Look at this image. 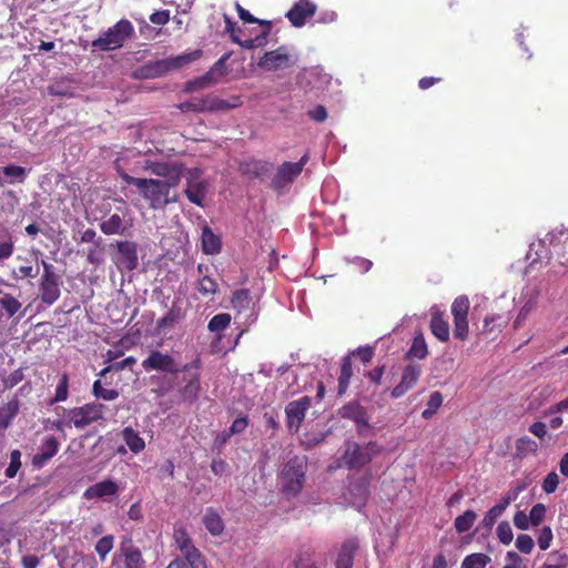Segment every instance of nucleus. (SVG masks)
Returning a JSON list of instances; mask_svg holds the SVG:
<instances>
[{
	"label": "nucleus",
	"instance_id": "obj_1",
	"mask_svg": "<svg viewBox=\"0 0 568 568\" xmlns=\"http://www.w3.org/2000/svg\"><path fill=\"white\" fill-rule=\"evenodd\" d=\"M202 362L196 356L192 362L180 366L179 362L169 353L159 349H151L148 356L142 361L141 366L145 372H160L176 377L179 373H183L182 386L178 388V393L183 400L193 403L199 398L201 392L200 368Z\"/></svg>",
	"mask_w": 568,
	"mask_h": 568
},
{
	"label": "nucleus",
	"instance_id": "obj_2",
	"mask_svg": "<svg viewBox=\"0 0 568 568\" xmlns=\"http://www.w3.org/2000/svg\"><path fill=\"white\" fill-rule=\"evenodd\" d=\"M118 172L124 183L133 185L140 191L142 197L153 210L164 209L168 204L176 201L175 196H169L170 190L175 187L174 185L162 182V180L134 178L120 169Z\"/></svg>",
	"mask_w": 568,
	"mask_h": 568
},
{
	"label": "nucleus",
	"instance_id": "obj_3",
	"mask_svg": "<svg viewBox=\"0 0 568 568\" xmlns=\"http://www.w3.org/2000/svg\"><path fill=\"white\" fill-rule=\"evenodd\" d=\"M134 27L128 19H121L94 39L91 45L100 51L121 49L134 36Z\"/></svg>",
	"mask_w": 568,
	"mask_h": 568
},
{
	"label": "nucleus",
	"instance_id": "obj_4",
	"mask_svg": "<svg viewBox=\"0 0 568 568\" xmlns=\"http://www.w3.org/2000/svg\"><path fill=\"white\" fill-rule=\"evenodd\" d=\"M306 469L305 457L294 456L287 460L280 475L282 490L285 495L295 497L302 491Z\"/></svg>",
	"mask_w": 568,
	"mask_h": 568
},
{
	"label": "nucleus",
	"instance_id": "obj_5",
	"mask_svg": "<svg viewBox=\"0 0 568 568\" xmlns=\"http://www.w3.org/2000/svg\"><path fill=\"white\" fill-rule=\"evenodd\" d=\"M123 207H118L116 212L105 216L99 224L100 230L105 235H121L125 236L129 234L133 226V221L130 217L129 209L125 206V202L120 199L118 200Z\"/></svg>",
	"mask_w": 568,
	"mask_h": 568
},
{
	"label": "nucleus",
	"instance_id": "obj_6",
	"mask_svg": "<svg viewBox=\"0 0 568 568\" xmlns=\"http://www.w3.org/2000/svg\"><path fill=\"white\" fill-rule=\"evenodd\" d=\"M43 273L39 282L40 300L47 305L54 304L61 295L60 276L52 264L41 260Z\"/></svg>",
	"mask_w": 568,
	"mask_h": 568
},
{
	"label": "nucleus",
	"instance_id": "obj_7",
	"mask_svg": "<svg viewBox=\"0 0 568 568\" xmlns=\"http://www.w3.org/2000/svg\"><path fill=\"white\" fill-rule=\"evenodd\" d=\"M469 298L465 295L457 296L450 306V312L454 318L453 335L456 339H459L462 342L466 341L469 334Z\"/></svg>",
	"mask_w": 568,
	"mask_h": 568
},
{
	"label": "nucleus",
	"instance_id": "obj_8",
	"mask_svg": "<svg viewBox=\"0 0 568 568\" xmlns=\"http://www.w3.org/2000/svg\"><path fill=\"white\" fill-rule=\"evenodd\" d=\"M142 169L150 171L156 176L164 178L162 182H166L171 185L178 186L181 178L184 175L186 168L181 162H153L145 160Z\"/></svg>",
	"mask_w": 568,
	"mask_h": 568
},
{
	"label": "nucleus",
	"instance_id": "obj_9",
	"mask_svg": "<svg viewBox=\"0 0 568 568\" xmlns=\"http://www.w3.org/2000/svg\"><path fill=\"white\" fill-rule=\"evenodd\" d=\"M296 59L290 53L287 47L281 45L275 50L265 52L258 60L257 65L268 72L284 70L293 67Z\"/></svg>",
	"mask_w": 568,
	"mask_h": 568
},
{
	"label": "nucleus",
	"instance_id": "obj_10",
	"mask_svg": "<svg viewBox=\"0 0 568 568\" xmlns=\"http://www.w3.org/2000/svg\"><path fill=\"white\" fill-rule=\"evenodd\" d=\"M308 160V153H305L297 162L286 161L282 163L272 179V187L281 190L287 184L294 182L302 173Z\"/></svg>",
	"mask_w": 568,
	"mask_h": 568
},
{
	"label": "nucleus",
	"instance_id": "obj_11",
	"mask_svg": "<svg viewBox=\"0 0 568 568\" xmlns=\"http://www.w3.org/2000/svg\"><path fill=\"white\" fill-rule=\"evenodd\" d=\"M105 406L99 403H88L81 407H74L68 412L70 423L82 429L88 425L102 419Z\"/></svg>",
	"mask_w": 568,
	"mask_h": 568
},
{
	"label": "nucleus",
	"instance_id": "obj_12",
	"mask_svg": "<svg viewBox=\"0 0 568 568\" xmlns=\"http://www.w3.org/2000/svg\"><path fill=\"white\" fill-rule=\"evenodd\" d=\"M375 443H368L366 446H361L357 443H347L345 453L343 455L344 464L347 468H361L371 463L375 453Z\"/></svg>",
	"mask_w": 568,
	"mask_h": 568
},
{
	"label": "nucleus",
	"instance_id": "obj_13",
	"mask_svg": "<svg viewBox=\"0 0 568 568\" xmlns=\"http://www.w3.org/2000/svg\"><path fill=\"white\" fill-rule=\"evenodd\" d=\"M312 400L308 396H303L296 400L290 402L285 407L287 428L292 433L298 432L306 412L311 407Z\"/></svg>",
	"mask_w": 568,
	"mask_h": 568
},
{
	"label": "nucleus",
	"instance_id": "obj_14",
	"mask_svg": "<svg viewBox=\"0 0 568 568\" xmlns=\"http://www.w3.org/2000/svg\"><path fill=\"white\" fill-rule=\"evenodd\" d=\"M230 54L222 55L212 68L202 77H199L192 81L186 83L187 91H195L199 89H204L210 87L213 83H216L226 71V61Z\"/></svg>",
	"mask_w": 568,
	"mask_h": 568
},
{
	"label": "nucleus",
	"instance_id": "obj_15",
	"mask_svg": "<svg viewBox=\"0 0 568 568\" xmlns=\"http://www.w3.org/2000/svg\"><path fill=\"white\" fill-rule=\"evenodd\" d=\"M369 474L352 479L347 488L348 497H346V499L348 500V504L357 509L364 507L369 496Z\"/></svg>",
	"mask_w": 568,
	"mask_h": 568
},
{
	"label": "nucleus",
	"instance_id": "obj_16",
	"mask_svg": "<svg viewBox=\"0 0 568 568\" xmlns=\"http://www.w3.org/2000/svg\"><path fill=\"white\" fill-rule=\"evenodd\" d=\"M201 174L200 169L187 170L186 189L184 190L187 200L197 206H203V201L207 192V183L203 180H199Z\"/></svg>",
	"mask_w": 568,
	"mask_h": 568
},
{
	"label": "nucleus",
	"instance_id": "obj_17",
	"mask_svg": "<svg viewBox=\"0 0 568 568\" xmlns=\"http://www.w3.org/2000/svg\"><path fill=\"white\" fill-rule=\"evenodd\" d=\"M338 415L356 424L357 433L364 435L371 428L367 410L358 402H349L338 409Z\"/></svg>",
	"mask_w": 568,
	"mask_h": 568
},
{
	"label": "nucleus",
	"instance_id": "obj_18",
	"mask_svg": "<svg viewBox=\"0 0 568 568\" xmlns=\"http://www.w3.org/2000/svg\"><path fill=\"white\" fill-rule=\"evenodd\" d=\"M118 253L115 257L116 265L126 271H133L139 265L138 245L131 241H119L116 243Z\"/></svg>",
	"mask_w": 568,
	"mask_h": 568
},
{
	"label": "nucleus",
	"instance_id": "obj_19",
	"mask_svg": "<svg viewBox=\"0 0 568 568\" xmlns=\"http://www.w3.org/2000/svg\"><path fill=\"white\" fill-rule=\"evenodd\" d=\"M316 4L311 0H298L286 12L285 17L293 27L301 28L308 18H312L316 13Z\"/></svg>",
	"mask_w": 568,
	"mask_h": 568
},
{
	"label": "nucleus",
	"instance_id": "obj_20",
	"mask_svg": "<svg viewBox=\"0 0 568 568\" xmlns=\"http://www.w3.org/2000/svg\"><path fill=\"white\" fill-rule=\"evenodd\" d=\"M422 374V368L417 364L407 365L402 374L400 382L392 389L390 395L393 398H399L404 396L409 389H412Z\"/></svg>",
	"mask_w": 568,
	"mask_h": 568
},
{
	"label": "nucleus",
	"instance_id": "obj_21",
	"mask_svg": "<svg viewBox=\"0 0 568 568\" xmlns=\"http://www.w3.org/2000/svg\"><path fill=\"white\" fill-rule=\"evenodd\" d=\"M359 548L357 538L346 539L337 554L335 566L336 568H353L354 557Z\"/></svg>",
	"mask_w": 568,
	"mask_h": 568
},
{
	"label": "nucleus",
	"instance_id": "obj_22",
	"mask_svg": "<svg viewBox=\"0 0 568 568\" xmlns=\"http://www.w3.org/2000/svg\"><path fill=\"white\" fill-rule=\"evenodd\" d=\"M119 493V486L114 480L105 479L90 486L83 494L85 499L106 498L115 496Z\"/></svg>",
	"mask_w": 568,
	"mask_h": 568
},
{
	"label": "nucleus",
	"instance_id": "obj_23",
	"mask_svg": "<svg viewBox=\"0 0 568 568\" xmlns=\"http://www.w3.org/2000/svg\"><path fill=\"white\" fill-rule=\"evenodd\" d=\"M59 450V442L54 436L47 437L40 452L32 457V465L37 468L43 467Z\"/></svg>",
	"mask_w": 568,
	"mask_h": 568
},
{
	"label": "nucleus",
	"instance_id": "obj_24",
	"mask_svg": "<svg viewBox=\"0 0 568 568\" xmlns=\"http://www.w3.org/2000/svg\"><path fill=\"white\" fill-rule=\"evenodd\" d=\"M204 99V112H216L235 109L242 105L240 97H232L230 100L221 99L213 94L203 97Z\"/></svg>",
	"mask_w": 568,
	"mask_h": 568
},
{
	"label": "nucleus",
	"instance_id": "obj_25",
	"mask_svg": "<svg viewBox=\"0 0 568 568\" xmlns=\"http://www.w3.org/2000/svg\"><path fill=\"white\" fill-rule=\"evenodd\" d=\"M201 248L206 255H216L222 251L221 236L215 234L209 225L202 227Z\"/></svg>",
	"mask_w": 568,
	"mask_h": 568
},
{
	"label": "nucleus",
	"instance_id": "obj_26",
	"mask_svg": "<svg viewBox=\"0 0 568 568\" xmlns=\"http://www.w3.org/2000/svg\"><path fill=\"white\" fill-rule=\"evenodd\" d=\"M429 328L432 334L440 342H447L449 339V324L444 318V315L439 311L432 313Z\"/></svg>",
	"mask_w": 568,
	"mask_h": 568
},
{
	"label": "nucleus",
	"instance_id": "obj_27",
	"mask_svg": "<svg viewBox=\"0 0 568 568\" xmlns=\"http://www.w3.org/2000/svg\"><path fill=\"white\" fill-rule=\"evenodd\" d=\"M203 525L212 536H221L224 531V523L220 514L212 507L206 508L203 516Z\"/></svg>",
	"mask_w": 568,
	"mask_h": 568
},
{
	"label": "nucleus",
	"instance_id": "obj_28",
	"mask_svg": "<svg viewBox=\"0 0 568 568\" xmlns=\"http://www.w3.org/2000/svg\"><path fill=\"white\" fill-rule=\"evenodd\" d=\"M125 568H144V560L140 549L131 544L122 545Z\"/></svg>",
	"mask_w": 568,
	"mask_h": 568
},
{
	"label": "nucleus",
	"instance_id": "obj_29",
	"mask_svg": "<svg viewBox=\"0 0 568 568\" xmlns=\"http://www.w3.org/2000/svg\"><path fill=\"white\" fill-rule=\"evenodd\" d=\"M232 307L239 313L252 310V296L247 288H240L233 292L231 297Z\"/></svg>",
	"mask_w": 568,
	"mask_h": 568
},
{
	"label": "nucleus",
	"instance_id": "obj_30",
	"mask_svg": "<svg viewBox=\"0 0 568 568\" xmlns=\"http://www.w3.org/2000/svg\"><path fill=\"white\" fill-rule=\"evenodd\" d=\"M22 307V304L18 298L9 293L0 291V311L1 315H6L7 318H11L17 315Z\"/></svg>",
	"mask_w": 568,
	"mask_h": 568
},
{
	"label": "nucleus",
	"instance_id": "obj_31",
	"mask_svg": "<svg viewBox=\"0 0 568 568\" xmlns=\"http://www.w3.org/2000/svg\"><path fill=\"white\" fill-rule=\"evenodd\" d=\"M353 376V364L349 356L342 358L341 372L338 376L337 394L342 396L348 389Z\"/></svg>",
	"mask_w": 568,
	"mask_h": 568
},
{
	"label": "nucleus",
	"instance_id": "obj_32",
	"mask_svg": "<svg viewBox=\"0 0 568 568\" xmlns=\"http://www.w3.org/2000/svg\"><path fill=\"white\" fill-rule=\"evenodd\" d=\"M510 503V497H504L503 499H500L499 503H497L485 514L481 521L483 526L487 529H491L497 518L503 515V513L506 510Z\"/></svg>",
	"mask_w": 568,
	"mask_h": 568
},
{
	"label": "nucleus",
	"instance_id": "obj_33",
	"mask_svg": "<svg viewBox=\"0 0 568 568\" xmlns=\"http://www.w3.org/2000/svg\"><path fill=\"white\" fill-rule=\"evenodd\" d=\"M122 438L133 454H139L145 448V442L132 427L122 430Z\"/></svg>",
	"mask_w": 568,
	"mask_h": 568
},
{
	"label": "nucleus",
	"instance_id": "obj_34",
	"mask_svg": "<svg viewBox=\"0 0 568 568\" xmlns=\"http://www.w3.org/2000/svg\"><path fill=\"white\" fill-rule=\"evenodd\" d=\"M20 403L17 398L10 399L0 408V429H7L12 419L18 415Z\"/></svg>",
	"mask_w": 568,
	"mask_h": 568
},
{
	"label": "nucleus",
	"instance_id": "obj_35",
	"mask_svg": "<svg viewBox=\"0 0 568 568\" xmlns=\"http://www.w3.org/2000/svg\"><path fill=\"white\" fill-rule=\"evenodd\" d=\"M428 355V347L424 337V334L422 332H417L414 335L412 345L407 352L408 357L417 358V359H424Z\"/></svg>",
	"mask_w": 568,
	"mask_h": 568
},
{
	"label": "nucleus",
	"instance_id": "obj_36",
	"mask_svg": "<svg viewBox=\"0 0 568 568\" xmlns=\"http://www.w3.org/2000/svg\"><path fill=\"white\" fill-rule=\"evenodd\" d=\"M538 449V444L528 436L519 437L515 444V456L517 458H525L530 454H535Z\"/></svg>",
	"mask_w": 568,
	"mask_h": 568
},
{
	"label": "nucleus",
	"instance_id": "obj_37",
	"mask_svg": "<svg viewBox=\"0 0 568 568\" xmlns=\"http://www.w3.org/2000/svg\"><path fill=\"white\" fill-rule=\"evenodd\" d=\"M181 554L190 568H206L205 558L194 545L182 550Z\"/></svg>",
	"mask_w": 568,
	"mask_h": 568
},
{
	"label": "nucleus",
	"instance_id": "obj_38",
	"mask_svg": "<svg viewBox=\"0 0 568 568\" xmlns=\"http://www.w3.org/2000/svg\"><path fill=\"white\" fill-rule=\"evenodd\" d=\"M182 318V312L180 307H171L163 317L159 318L156 322V328L160 332L165 331L166 328H172L176 323Z\"/></svg>",
	"mask_w": 568,
	"mask_h": 568
},
{
	"label": "nucleus",
	"instance_id": "obj_39",
	"mask_svg": "<svg viewBox=\"0 0 568 568\" xmlns=\"http://www.w3.org/2000/svg\"><path fill=\"white\" fill-rule=\"evenodd\" d=\"M69 374L62 373L55 387L54 396L49 400L50 405L55 403L64 402L69 396Z\"/></svg>",
	"mask_w": 568,
	"mask_h": 568
},
{
	"label": "nucleus",
	"instance_id": "obj_40",
	"mask_svg": "<svg viewBox=\"0 0 568 568\" xmlns=\"http://www.w3.org/2000/svg\"><path fill=\"white\" fill-rule=\"evenodd\" d=\"M476 518L477 514L474 510L468 509L464 511V514L456 517L454 521V527L456 531L459 534L468 531L475 524Z\"/></svg>",
	"mask_w": 568,
	"mask_h": 568
},
{
	"label": "nucleus",
	"instance_id": "obj_41",
	"mask_svg": "<svg viewBox=\"0 0 568 568\" xmlns=\"http://www.w3.org/2000/svg\"><path fill=\"white\" fill-rule=\"evenodd\" d=\"M490 561L488 555L475 552L464 558L460 568H485Z\"/></svg>",
	"mask_w": 568,
	"mask_h": 568
},
{
	"label": "nucleus",
	"instance_id": "obj_42",
	"mask_svg": "<svg viewBox=\"0 0 568 568\" xmlns=\"http://www.w3.org/2000/svg\"><path fill=\"white\" fill-rule=\"evenodd\" d=\"M271 164L263 161L252 160L241 165V170L244 174H251L254 178H257L264 173H266L270 169Z\"/></svg>",
	"mask_w": 568,
	"mask_h": 568
},
{
	"label": "nucleus",
	"instance_id": "obj_43",
	"mask_svg": "<svg viewBox=\"0 0 568 568\" xmlns=\"http://www.w3.org/2000/svg\"><path fill=\"white\" fill-rule=\"evenodd\" d=\"M0 171L10 179V183H22L27 178L26 169L19 165L10 164L0 168Z\"/></svg>",
	"mask_w": 568,
	"mask_h": 568
},
{
	"label": "nucleus",
	"instance_id": "obj_44",
	"mask_svg": "<svg viewBox=\"0 0 568 568\" xmlns=\"http://www.w3.org/2000/svg\"><path fill=\"white\" fill-rule=\"evenodd\" d=\"M231 323V315L227 313H220L214 315L209 324L207 328L212 333H220L224 331Z\"/></svg>",
	"mask_w": 568,
	"mask_h": 568
},
{
	"label": "nucleus",
	"instance_id": "obj_45",
	"mask_svg": "<svg viewBox=\"0 0 568 568\" xmlns=\"http://www.w3.org/2000/svg\"><path fill=\"white\" fill-rule=\"evenodd\" d=\"M92 394L95 398H101L103 400H114L119 397V392L116 389L104 388L100 379H97L93 383Z\"/></svg>",
	"mask_w": 568,
	"mask_h": 568
},
{
	"label": "nucleus",
	"instance_id": "obj_46",
	"mask_svg": "<svg viewBox=\"0 0 568 568\" xmlns=\"http://www.w3.org/2000/svg\"><path fill=\"white\" fill-rule=\"evenodd\" d=\"M195 288L203 296L214 295L217 291V283L210 276L204 275L197 281Z\"/></svg>",
	"mask_w": 568,
	"mask_h": 568
},
{
	"label": "nucleus",
	"instance_id": "obj_47",
	"mask_svg": "<svg viewBox=\"0 0 568 568\" xmlns=\"http://www.w3.org/2000/svg\"><path fill=\"white\" fill-rule=\"evenodd\" d=\"M171 62L168 60H160L154 63H150L143 68L145 77H155L161 75L169 71L171 67Z\"/></svg>",
	"mask_w": 568,
	"mask_h": 568
},
{
	"label": "nucleus",
	"instance_id": "obj_48",
	"mask_svg": "<svg viewBox=\"0 0 568 568\" xmlns=\"http://www.w3.org/2000/svg\"><path fill=\"white\" fill-rule=\"evenodd\" d=\"M173 539L175 547L180 550V552L193 545L184 527L174 528Z\"/></svg>",
	"mask_w": 568,
	"mask_h": 568
},
{
	"label": "nucleus",
	"instance_id": "obj_49",
	"mask_svg": "<svg viewBox=\"0 0 568 568\" xmlns=\"http://www.w3.org/2000/svg\"><path fill=\"white\" fill-rule=\"evenodd\" d=\"M113 541V536L106 535L99 539L98 542L95 544V551L98 552L101 561H104L106 555L112 550Z\"/></svg>",
	"mask_w": 568,
	"mask_h": 568
},
{
	"label": "nucleus",
	"instance_id": "obj_50",
	"mask_svg": "<svg viewBox=\"0 0 568 568\" xmlns=\"http://www.w3.org/2000/svg\"><path fill=\"white\" fill-rule=\"evenodd\" d=\"M443 404V395L439 392H433L427 402V408L423 412L424 418L433 416Z\"/></svg>",
	"mask_w": 568,
	"mask_h": 568
},
{
	"label": "nucleus",
	"instance_id": "obj_51",
	"mask_svg": "<svg viewBox=\"0 0 568 568\" xmlns=\"http://www.w3.org/2000/svg\"><path fill=\"white\" fill-rule=\"evenodd\" d=\"M21 468V452L19 449H13L10 452V463L6 469V477L13 478L18 474Z\"/></svg>",
	"mask_w": 568,
	"mask_h": 568
},
{
	"label": "nucleus",
	"instance_id": "obj_52",
	"mask_svg": "<svg viewBox=\"0 0 568 568\" xmlns=\"http://www.w3.org/2000/svg\"><path fill=\"white\" fill-rule=\"evenodd\" d=\"M496 534L498 540L504 545H509L513 541L514 535L510 524L508 521H501L497 526Z\"/></svg>",
	"mask_w": 568,
	"mask_h": 568
},
{
	"label": "nucleus",
	"instance_id": "obj_53",
	"mask_svg": "<svg viewBox=\"0 0 568 568\" xmlns=\"http://www.w3.org/2000/svg\"><path fill=\"white\" fill-rule=\"evenodd\" d=\"M182 112H204V99L203 97L193 98L179 105Z\"/></svg>",
	"mask_w": 568,
	"mask_h": 568
},
{
	"label": "nucleus",
	"instance_id": "obj_54",
	"mask_svg": "<svg viewBox=\"0 0 568 568\" xmlns=\"http://www.w3.org/2000/svg\"><path fill=\"white\" fill-rule=\"evenodd\" d=\"M567 557L559 552H551L548 560L540 568H566Z\"/></svg>",
	"mask_w": 568,
	"mask_h": 568
},
{
	"label": "nucleus",
	"instance_id": "obj_55",
	"mask_svg": "<svg viewBox=\"0 0 568 568\" xmlns=\"http://www.w3.org/2000/svg\"><path fill=\"white\" fill-rule=\"evenodd\" d=\"M534 545V539L527 534H520L516 539V548L523 554H530Z\"/></svg>",
	"mask_w": 568,
	"mask_h": 568
},
{
	"label": "nucleus",
	"instance_id": "obj_56",
	"mask_svg": "<svg viewBox=\"0 0 568 568\" xmlns=\"http://www.w3.org/2000/svg\"><path fill=\"white\" fill-rule=\"evenodd\" d=\"M13 274H14L16 278H20V280L28 278V277L34 278L39 274V267H33L30 264L21 265L18 267L17 271H13Z\"/></svg>",
	"mask_w": 568,
	"mask_h": 568
},
{
	"label": "nucleus",
	"instance_id": "obj_57",
	"mask_svg": "<svg viewBox=\"0 0 568 568\" xmlns=\"http://www.w3.org/2000/svg\"><path fill=\"white\" fill-rule=\"evenodd\" d=\"M546 507L544 504H536L532 506L529 513V520L534 526H538L545 518Z\"/></svg>",
	"mask_w": 568,
	"mask_h": 568
},
{
	"label": "nucleus",
	"instance_id": "obj_58",
	"mask_svg": "<svg viewBox=\"0 0 568 568\" xmlns=\"http://www.w3.org/2000/svg\"><path fill=\"white\" fill-rule=\"evenodd\" d=\"M24 375H23V372L21 368H18V369H14L13 372H11L8 376H6L3 378V387L6 389H11L13 388L16 385H18L22 379H23Z\"/></svg>",
	"mask_w": 568,
	"mask_h": 568
},
{
	"label": "nucleus",
	"instance_id": "obj_59",
	"mask_svg": "<svg viewBox=\"0 0 568 568\" xmlns=\"http://www.w3.org/2000/svg\"><path fill=\"white\" fill-rule=\"evenodd\" d=\"M558 485H559V476L555 471H551L545 477V479L542 481V490L546 494H552L556 491Z\"/></svg>",
	"mask_w": 568,
	"mask_h": 568
},
{
	"label": "nucleus",
	"instance_id": "obj_60",
	"mask_svg": "<svg viewBox=\"0 0 568 568\" xmlns=\"http://www.w3.org/2000/svg\"><path fill=\"white\" fill-rule=\"evenodd\" d=\"M385 365H379L374 367L373 369L366 372L364 376L369 379V382L375 385L379 386L382 384V378L385 374Z\"/></svg>",
	"mask_w": 568,
	"mask_h": 568
},
{
	"label": "nucleus",
	"instance_id": "obj_61",
	"mask_svg": "<svg viewBox=\"0 0 568 568\" xmlns=\"http://www.w3.org/2000/svg\"><path fill=\"white\" fill-rule=\"evenodd\" d=\"M552 540V531L549 527H544L538 537V546L541 550H547Z\"/></svg>",
	"mask_w": 568,
	"mask_h": 568
},
{
	"label": "nucleus",
	"instance_id": "obj_62",
	"mask_svg": "<svg viewBox=\"0 0 568 568\" xmlns=\"http://www.w3.org/2000/svg\"><path fill=\"white\" fill-rule=\"evenodd\" d=\"M307 114L313 121H315L317 123H322L327 119L326 108L322 104H318L315 108H313L312 110H310L307 112Z\"/></svg>",
	"mask_w": 568,
	"mask_h": 568
},
{
	"label": "nucleus",
	"instance_id": "obj_63",
	"mask_svg": "<svg viewBox=\"0 0 568 568\" xmlns=\"http://www.w3.org/2000/svg\"><path fill=\"white\" fill-rule=\"evenodd\" d=\"M364 363H369L374 357V348L372 346L358 347L354 353Z\"/></svg>",
	"mask_w": 568,
	"mask_h": 568
},
{
	"label": "nucleus",
	"instance_id": "obj_64",
	"mask_svg": "<svg viewBox=\"0 0 568 568\" xmlns=\"http://www.w3.org/2000/svg\"><path fill=\"white\" fill-rule=\"evenodd\" d=\"M295 568H317L315 561L312 558V554L305 552L298 556L295 562Z\"/></svg>",
	"mask_w": 568,
	"mask_h": 568
}]
</instances>
